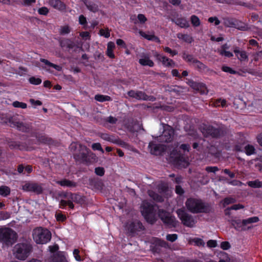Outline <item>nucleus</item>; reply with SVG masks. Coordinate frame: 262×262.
Returning a JSON list of instances; mask_svg holds the SVG:
<instances>
[{
  "label": "nucleus",
  "mask_w": 262,
  "mask_h": 262,
  "mask_svg": "<svg viewBox=\"0 0 262 262\" xmlns=\"http://www.w3.org/2000/svg\"><path fill=\"white\" fill-rule=\"evenodd\" d=\"M69 148L76 162L88 165L91 163V159L96 157L86 146L77 142H72Z\"/></svg>",
  "instance_id": "nucleus-1"
},
{
  "label": "nucleus",
  "mask_w": 262,
  "mask_h": 262,
  "mask_svg": "<svg viewBox=\"0 0 262 262\" xmlns=\"http://www.w3.org/2000/svg\"><path fill=\"white\" fill-rule=\"evenodd\" d=\"M187 209L192 213H209L212 212L210 204L204 202L201 199L190 198L185 202Z\"/></svg>",
  "instance_id": "nucleus-2"
},
{
  "label": "nucleus",
  "mask_w": 262,
  "mask_h": 262,
  "mask_svg": "<svg viewBox=\"0 0 262 262\" xmlns=\"http://www.w3.org/2000/svg\"><path fill=\"white\" fill-rule=\"evenodd\" d=\"M24 117L21 116L16 115L9 119L10 126L16 128L18 130L25 133H31L32 132V123L30 122L24 121Z\"/></svg>",
  "instance_id": "nucleus-3"
},
{
  "label": "nucleus",
  "mask_w": 262,
  "mask_h": 262,
  "mask_svg": "<svg viewBox=\"0 0 262 262\" xmlns=\"http://www.w3.org/2000/svg\"><path fill=\"white\" fill-rule=\"evenodd\" d=\"M32 250L33 247L30 243H18L14 247L13 254L17 259L24 260L29 256Z\"/></svg>",
  "instance_id": "nucleus-4"
},
{
  "label": "nucleus",
  "mask_w": 262,
  "mask_h": 262,
  "mask_svg": "<svg viewBox=\"0 0 262 262\" xmlns=\"http://www.w3.org/2000/svg\"><path fill=\"white\" fill-rule=\"evenodd\" d=\"M33 238L37 244H45L51 240V233L46 228L38 227L34 229Z\"/></svg>",
  "instance_id": "nucleus-5"
},
{
  "label": "nucleus",
  "mask_w": 262,
  "mask_h": 262,
  "mask_svg": "<svg viewBox=\"0 0 262 262\" xmlns=\"http://www.w3.org/2000/svg\"><path fill=\"white\" fill-rule=\"evenodd\" d=\"M201 131L205 138H211L219 139L224 136L225 133L222 127H215L210 125H205L201 129Z\"/></svg>",
  "instance_id": "nucleus-6"
},
{
  "label": "nucleus",
  "mask_w": 262,
  "mask_h": 262,
  "mask_svg": "<svg viewBox=\"0 0 262 262\" xmlns=\"http://www.w3.org/2000/svg\"><path fill=\"white\" fill-rule=\"evenodd\" d=\"M16 233L10 228H0V242L7 245H11L16 241Z\"/></svg>",
  "instance_id": "nucleus-7"
},
{
  "label": "nucleus",
  "mask_w": 262,
  "mask_h": 262,
  "mask_svg": "<svg viewBox=\"0 0 262 262\" xmlns=\"http://www.w3.org/2000/svg\"><path fill=\"white\" fill-rule=\"evenodd\" d=\"M176 212L178 217L185 226L192 228L195 224L196 221L193 216L187 213L184 209H178Z\"/></svg>",
  "instance_id": "nucleus-8"
},
{
  "label": "nucleus",
  "mask_w": 262,
  "mask_h": 262,
  "mask_svg": "<svg viewBox=\"0 0 262 262\" xmlns=\"http://www.w3.org/2000/svg\"><path fill=\"white\" fill-rule=\"evenodd\" d=\"M154 206L148 202L144 203L142 206L141 213L146 221L153 224L155 222Z\"/></svg>",
  "instance_id": "nucleus-9"
},
{
  "label": "nucleus",
  "mask_w": 262,
  "mask_h": 262,
  "mask_svg": "<svg viewBox=\"0 0 262 262\" xmlns=\"http://www.w3.org/2000/svg\"><path fill=\"white\" fill-rule=\"evenodd\" d=\"M158 215L163 223L170 227H176L178 221L176 220L174 216H172L167 211L164 209H159Z\"/></svg>",
  "instance_id": "nucleus-10"
},
{
  "label": "nucleus",
  "mask_w": 262,
  "mask_h": 262,
  "mask_svg": "<svg viewBox=\"0 0 262 262\" xmlns=\"http://www.w3.org/2000/svg\"><path fill=\"white\" fill-rule=\"evenodd\" d=\"M174 131L173 128L169 125L165 127L162 134L158 137L161 142L170 143L173 140Z\"/></svg>",
  "instance_id": "nucleus-11"
},
{
  "label": "nucleus",
  "mask_w": 262,
  "mask_h": 262,
  "mask_svg": "<svg viewBox=\"0 0 262 262\" xmlns=\"http://www.w3.org/2000/svg\"><path fill=\"white\" fill-rule=\"evenodd\" d=\"M237 142L233 150L237 152H246V137L244 133H238L236 135Z\"/></svg>",
  "instance_id": "nucleus-12"
},
{
  "label": "nucleus",
  "mask_w": 262,
  "mask_h": 262,
  "mask_svg": "<svg viewBox=\"0 0 262 262\" xmlns=\"http://www.w3.org/2000/svg\"><path fill=\"white\" fill-rule=\"evenodd\" d=\"M42 185V184H38L34 182H28L23 186V189L26 191L33 192L37 194H40L43 191Z\"/></svg>",
  "instance_id": "nucleus-13"
},
{
  "label": "nucleus",
  "mask_w": 262,
  "mask_h": 262,
  "mask_svg": "<svg viewBox=\"0 0 262 262\" xmlns=\"http://www.w3.org/2000/svg\"><path fill=\"white\" fill-rule=\"evenodd\" d=\"M125 228L126 230L130 233H135L137 231H140L144 229L142 223L138 221L127 222Z\"/></svg>",
  "instance_id": "nucleus-14"
},
{
  "label": "nucleus",
  "mask_w": 262,
  "mask_h": 262,
  "mask_svg": "<svg viewBox=\"0 0 262 262\" xmlns=\"http://www.w3.org/2000/svg\"><path fill=\"white\" fill-rule=\"evenodd\" d=\"M228 222L237 231H240L246 229V219L241 220L236 217H231Z\"/></svg>",
  "instance_id": "nucleus-15"
},
{
  "label": "nucleus",
  "mask_w": 262,
  "mask_h": 262,
  "mask_svg": "<svg viewBox=\"0 0 262 262\" xmlns=\"http://www.w3.org/2000/svg\"><path fill=\"white\" fill-rule=\"evenodd\" d=\"M154 57L157 60L161 62L163 66L165 67L174 68L176 66V63L172 59L157 52L155 53Z\"/></svg>",
  "instance_id": "nucleus-16"
},
{
  "label": "nucleus",
  "mask_w": 262,
  "mask_h": 262,
  "mask_svg": "<svg viewBox=\"0 0 262 262\" xmlns=\"http://www.w3.org/2000/svg\"><path fill=\"white\" fill-rule=\"evenodd\" d=\"M148 148L152 155H160L165 151V147L161 144H156L154 142H150L148 145Z\"/></svg>",
  "instance_id": "nucleus-17"
},
{
  "label": "nucleus",
  "mask_w": 262,
  "mask_h": 262,
  "mask_svg": "<svg viewBox=\"0 0 262 262\" xmlns=\"http://www.w3.org/2000/svg\"><path fill=\"white\" fill-rule=\"evenodd\" d=\"M190 86L194 90L199 92L201 94H207L208 91L205 84L197 82L193 80L189 81Z\"/></svg>",
  "instance_id": "nucleus-18"
},
{
  "label": "nucleus",
  "mask_w": 262,
  "mask_h": 262,
  "mask_svg": "<svg viewBox=\"0 0 262 262\" xmlns=\"http://www.w3.org/2000/svg\"><path fill=\"white\" fill-rule=\"evenodd\" d=\"M8 144L11 149L27 150L28 148V146L26 143H21L19 141L17 142L11 140L8 142Z\"/></svg>",
  "instance_id": "nucleus-19"
},
{
  "label": "nucleus",
  "mask_w": 262,
  "mask_h": 262,
  "mask_svg": "<svg viewBox=\"0 0 262 262\" xmlns=\"http://www.w3.org/2000/svg\"><path fill=\"white\" fill-rule=\"evenodd\" d=\"M59 45L63 49L70 51L75 47V42L70 39L64 38L59 40Z\"/></svg>",
  "instance_id": "nucleus-20"
},
{
  "label": "nucleus",
  "mask_w": 262,
  "mask_h": 262,
  "mask_svg": "<svg viewBox=\"0 0 262 262\" xmlns=\"http://www.w3.org/2000/svg\"><path fill=\"white\" fill-rule=\"evenodd\" d=\"M49 4L53 8L59 11H64L66 9L65 4L60 0H49Z\"/></svg>",
  "instance_id": "nucleus-21"
},
{
  "label": "nucleus",
  "mask_w": 262,
  "mask_h": 262,
  "mask_svg": "<svg viewBox=\"0 0 262 262\" xmlns=\"http://www.w3.org/2000/svg\"><path fill=\"white\" fill-rule=\"evenodd\" d=\"M171 21L181 28H187L189 27L188 21L184 17L171 18Z\"/></svg>",
  "instance_id": "nucleus-22"
},
{
  "label": "nucleus",
  "mask_w": 262,
  "mask_h": 262,
  "mask_svg": "<svg viewBox=\"0 0 262 262\" xmlns=\"http://www.w3.org/2000/svg\"><path fill=\"white\" fill-rule=\"evenodd\" d=\"M127 95L132 98L139 100H143L145 92L141 91L130 90L127 92Z\"/></svg>",
  "instance_id": "nucleus-23"
},
{
  "label": "nucleus",
  "mask_w": 262,
  "mask_h": 262,
  "mask_svg": "<svg viewBox=\"0 0 262 262\" xmlns=\"http://www.w3.org/2000/svg\"><path fill=\"white\" fill-rule=\"evenodd\" d=\"M52 262H68L65 255V253L62 251H57L53 254Z\"/></svg>",
  "instance_id": "nucleus-24"
},
{
  "label": "nucleus",
  "mask_w": 262,
  "mask_h": 262,
  "mask_svg": "<svg viewBox=\"0 0 262 262\" xmlns=\"http://www.w3.org/2000/svg\"><path fill=\"white\" fill-rule=\"evenodd\" d=\"M56 183L60 185L61 186L67 187L69 188H74L77 186L76 182L67 179H63L61 180L57 181Z\"/></svg>",
  "instance_id": "nucleus-25"
},
{
  "label": "nucleus",
  "mask_w": 262,
  "mask_h": 262,
  "mask_svg": "<svg viewBox=\"0 0 262 262\" xmlns=\"http://www.w3.org/2000/svg\"><path fill=\"white\" fill-rule=\"evenodd\" d=\"M31 137H35L38 142L43 143H49L51 139L47 137L45 134H39L36 132H32Z\"/></svg>",
  "instance_id": "nucleus-26"
},
{
  "label": "nucleus",
  "mask_w": 262,
  "mask_h": 262,
  "mask_svg": "<svg viewBox=\"0 0 262 262\" xmlns=\"http://www.w3.org/2000/svg\"><path fill=\"white\" fill-rule=\"evenodd\" d=\"M192 65L194 68L200 73H203L208 71L207 66L197 59L194 60Z\"/></svg>",
  "instance_id": "nucleus-27"
},
{
  "label": "nucleus",
  "mask_w": 262,
  "mask_h": 262,
  "mask_svg": "<svg viewBox=\"0 0 262 262\" xmlns=\"http://www.w3.org/2000/svg\"><path fill=\"white\" fill-rule=\"evenodd\" d=\"M83 2L86 8L90 11L95 13L99 10V7L94 2L89 0H83Z\"/></svg>",
  "instance_id": "nucleus-28"
},
{
  "label": "nucleus",
  "mask_w": 262,
  "mask_h": 262,
  "mask_svg": "<svg viewBox=\"0 0 262 262\" xmlns=\"http://www.w3.org/2000/svg\"><path fill=\"white\" fill-rule=\"evenodd\" d=\"M117 118H116L115 117L110 116L109 117L104 119L103 126L108 129H111L112 126L109 124L112 125L115 124L117 123Z\"/></svg>",
  "instance_id": "nucleus-29"
},
{
  "label": "nucleus",
  "mask_w": 262,
  "mask_h": 262,
  "mask_svg": "<svg viewBox=\"0 0 262 262\" xmlns=\"http://www.w3.org/2000/svg\"><path fill=\"white\" fill-rule=\"evenodd\" d=\"M68 206L70 209H74L75 206L71 200H61L59 203V207L61 209H64L66 208V207Z\"/></svg>",
  "instance_id": "nucleus-30"
},
{
  "label": "nucleus",
  "mask_w": 262,
  "mask_h": 262,
  "mask_svg": "<svg viewBox=\"0 0 262 262\" xmlns=\"http://www.w3.org/2000/svg\"><path fill=\"white\" fill-rule=\"evenodd\" d=\"M115 48V45L113 42L110 41L107 45V50L106 51V55L110 58H115V56L113 52V50Z\"/></svg>",
  "instance_id": "nucleus-31"
},
{
  "label": "nucleus",
  "mask_w": 262,
  "mask_h": 262,
  "mask_svg": "<svg viewBox=\"0 0 262 262\" xmlns=\"http://www.w3.org/2000/svg\"><path fill=\"white\" fill-rule=\"evenodd\" d=\"M139 63L142 66H148L149 67H153L155 64L154 62L150 59L148 56H145L143 58L139 59Z\"/></svg>",
  "instance_id": "nucleus-32"
},
{
  "label": "nucleus",
  "mask_w": 262,
  "mask_h": 262,
  "mask_svg": "<svg viewBox=\"0 0 262 262\" xmlns=\"http://www.w3.org/2000/svg\"><path fill=\"white\" fill-rule=\"evenodd\" d=\"M244 207V206L243 205H241L239 204H234V205H233L230 207H228L226 209H225L224 210V213L226 216H228L229 217H230V215L231 214V210H237L239 209L243 208Z\"/></svg>",
  "instance_id": "nucleus-33"
},
{
  "label": "nucleus",
  "mask_w": 262,
  "mask_h": 262,
  "mask_svg": "<svg viewBox=\"0 0 262 262\" xmlns=\"http://www.w3.org/2000/svg\"><path fill=\"white\" fill-rule=\"evenodd\" d=\"M69 199L72 202H74L78 204L81 203L83 201V199L80 194L72 192H70Z\"/></svg>",
  "instance_id": "nucleus-34"
},
{
  "label": "nucleus",
  "mask_w": 262,
  "mask_h": 262,
  "mask_svg": "<svg viewBox=\"0 0 262 262\" xmlns=\"http://www.w3.org/2000/svg\"><path fill=\"white\" fill-rule=\"evenodd\" d=\"M211 105L216 107L220 106L224 107L227 106V101L224 99L218 98L213 101Z\"/></svg>",
  "instance_id": "nucleus-35"
},
{
  "label": "nucleus",
  "mask_w": 262,
  "mask_h": 262,
  "mask_svg": "<svg viewBox=\"0 0 262 262\" xmlns=\"http://www.w3.org/2000/svg\"><path fill=\"white\" fill-rule=\"evenodd\" d=\"M99 136L105 141H107L113 143L115 136L114 135H110L107 133H100L99 134Z\"/></svg>",
  "instance_id": "nucleus-36"
},
{
  "label": "nucleus",
  "mask_w": 262,
  "mask_h": 262,
  "mask_svg": "<svg viewBox=\"0 0 262 262\" xmlns=\"http://www.w3.org/2000/svg\"><path fill=\"white\" fill-rule=\"evenodd\" d=\"M149 195L157 202L162 203L164 201V198L162 196L153 191L149 192Z\"/></svg>",
  "instance_id": "nucleus-37"
},
{
  "label": "nucleus",
  "mask_w": 262,
  "mask_h": 262,
  "mask_svg": "<svg viewBox=\"0 0 262 262\" xmlns=\"http://www.w3.org/2000/svg\"><path fill=\"white\" fill-rule=\"evenodd\" d=\"M95 99L99 102H103L105 101H110L112 100V98L107 95L97 94L95 96Z\"/></svg>",
  "instance_id": "nucleus-38"
},
{
  "label": "nucleus",
  "mask_w": 262,
  "mask_h": 262,
  "mask_svg": "<svg viewBox=\"0 0 262 262\" xmlns=\"http://www.w3.org/2000/svg\"><path fill=\"white\" fill-rule=\"evenodd\" d=\"M254 163L255 168L259 171L262 172V158L259 159H255L248 162V165H250Z\"/></svg>",
  "instance_id": "nucleus-39"
},
{
  "label": "nucleus",
  "mask_w": 262,
  "mask_h": 262,
  "mask_svg": "<svg viewBox=\"0 0 262 262\" xmlns=\"http://www.w3.org/2000/svg\"><path fill=\"white\" fill-rule=\"evenodd\" d=\"M182 58L185 61L191 64H192L194 62V60H196V59L194 57L193 55L189 54L186 52L183 53Z\"/></svg>",
  "instance_id": "nucleus-40"
},
{
  "label": "nucleus",
  "mask_w": 262,
  "mask_h": 262,
  "mask_svg": "<svg viewBox=\"0 0 262 262\" xmlns=\"http://www.w3.org/2000/svg\"><path fill=\"white\" fill-rule=\"evenodd\" d=\"M40 60L42 63H45L46 65L50 67H52V68L55 69L57 71H59L61 69V67L60 66L53 63L51 62L50 61H49V60H48L47 59L41 58Z\"/></svg>",
  "instance_id": "nucleus-41"
},
{
  "label": "nucleus",
  "mask_w": 262,
  "mask_h": 262,
  "mask_svg": "<svg viewBox=\"0 0 262 262\" xmlns=\"http://www.w3.org/2000/svg\"><path fill=\"white\" fill-rule=\"evenodd\" d=\"M10 189L6 186H2L0 187V195L3 196H7L10 194Z\"/></svg>",
  "instance_id": "nucleus-42"
},
{
  "label": "nucleus",
  "mask_w": 262,
  "mask_h": 262,
  "mask_svg": "<svg viewBox=\"0 0 262 262\" xmlns=\"http://www.w3.org/2000/svg\"><path fill=\"white\" fill-rule=\"evenodd\" d=\"M248 185L252 188H261L262 187V181L258 180L249 181L248 182Z\"/></svg>",
  "instance_id": "nucleus-43"
},
{
  "label": "nucleus",
  "mask_w": 262,
  "mask_h": 262,
  "mask_svg": "<svg viewBox=\"0 0 262 262\" xmlns=\"http://www.w3.org/2000/svg\"><path fill=\"white\" fill-rule=\"evenodd\" d=\"M177 36L179 39H183L186 42L191 43L192 41V38L188 34L179 33Z\"/></svg>",
  "instance_id": "nucleus-44"
},
{
  "label": "nucleus",
  "mask_w": 262,
  "mask_h": 262,
  "mask_svg": "<svg viewBox=\"0 0 262 262\" xmlns=\"http://www.w3.org/2000/svg\"><path fill=\"white\" fill-rule=\"evenodd\" d=\"M28 81L30 84L35 85L40 84L42 82L41 78L39 77H36L35 76H32L30 77L28 79Z\"/></svg>",
  "instance_id": "nucleus-45"
},
{
  "label": "nucleus",
  "mask_w": 262,
  "mask_h": 262,
  "mask_svg": "<svg viewBox=\"0 0 262 262\" xmlns=\"http://www.w3.org/2000/svg\"><path fill=\"white\" fill-rule=\"evenodd\" d=\"M79 23L83 26V28L85 30L88 28V22L86 17L83 15H80L79 16Z\"/></svg>",
  "instance_id": "nucleus-46"
},
{
  "label": "nucleus",
  "mask_w": 262,
  "mask_h": 262,
  "mask_svg": "<svg viewBox=\"0 0 262 262\" xmlns=\"http://www.w3.org/2000/svg\"><path fill=\"white\" fill-rule=\"evenodd\" d=\"M190 21L193 26L196 27L200 25L201 22L199 18L195 15H192L190 17Z\"/></svg>",
  "instance_id": "nucleus-47"
},
{
  "label": "nucleus",
  "mask_w": 262,
  "mask_h": 262,
  "mask_svg": "<svg viewBox=\"0 0 262 262\" xmlns=\"http://www.w3.org/2000/svg\"><path fill=\"white\" fill-rule=\"evenodd\" d=\"M235 202V199L231 197L225 198L223 201V207H225L226 206L233 204Z\"/></svg>",
  "instance_id": "nucleus-48"
},
{
  "label": "nucleus",
  "mask_w": 262,
  "mask_h": 262,
  "mask_svg": "<svg viewBox=\"0 0 262 262\" xmlns=\"http://www.w3.org/2000/svg\"><path fill=\"white\" fill-rule=\"evenodd\" d=\"M234 52L238 59H240L241 60L246 59V52H241L238 49H235L234 50Z\"/></svg>",
  "instance_id": "nucleus-49"
},
{
  "label": "nucleus",
  "mask_w": 262,
  "mask_h": 262,
  "mask_svg": "<svg viewBox=\"0 0 262 262\" xmlns=\"http://www.w3.org/2000/svg\"><path fill=\"white\" fill-rule=\"evenodd\" d=\"M55 217L57 221L60 222H64L67 220V216L66 215L62 214L61 212H56L55 214Z\"/></svg>",
  "instance_id": "nucleus-50"
},
{
  "label": "nucleus",
  "mask_w": 262,
  "mask_h": 262,
  "mask_svg": "<svg viewBox=\"0 0 262 262\" xmlns=\"http://www.w3.org/2000/svg\"><path fill=\"white\" fill-rule=\"evenodd\" d=\"M113 143L119 145V146H121L122 147H126L127 145V143L125 142L124 141H122L119 138H116L114 139Z\"/></svg>",
  "instance_id": "nucleus-51"
},
{
  "label": "nucleus",
  "mask_w": 262,
  "mask_h": 262,
  "mask_svg": "<svg viewBox=\"0 0 262 262\" xmlns=\"http://www.w3.org/2000/svg\"><path fill=\"white\" fill-rule=\"evenodd\" d=\"M12 105L14 107L17 108H26L27 107V105L26 103L19 102L17 101L13 102Z\"/></svg>",
  "instance_id": "nucleus-52"
},
{
  "label": "nucleus",
  "mask_w": 262,
  "mask_h": 262,
  "mask_svg": "<svg viewBox=\"0 0 262 262\" xmlns=\"http://www.w3.org/2000/svg\"><path fill=\"white\" fill-rule=\"evenodd\" d=\"M163 50L168 53L170 54V56L173 57L174 56L177 55L178 54V52L176 50H171L169 47H165L163 48Z\"/></svg>",
  "instance_id": "nucleus-53"
},
{
  "label": "nucleus",
  "mask_w": 262,
  "mask_h": 262,
  "mask_svg": "<svg viewBox=\"0 0 262 262\" xmlns=\"http://www.w3.org/2000/svg\"><path fill=\"white\" fill-rule=\"evenodd\" d=\"M222 70L226 73H229L231 74H235L236 73V72L233 70L231 68L226 66H223L222 67Z\"/></svg>",
  "instance_id": "nucleus-54"
},
{
  "label": "nucleus",
  "mask_w": 262,
  "mask_h": 262,
  "mask_svg": "<svg viewBox=\"0 0 262 262\" xmlns=\"http://www.w3.org/2000/svg\"><path fill=\"white\" fill-rule=\"evenodd\" d=\"M95 172L96 175L102 177L104 174L105 170L102 167H97L95 169Z\"/></svg>",
  "instance_id": "nucleus-55"
},
{
  "label": "nucleus",
  "mask_w": 262,
  "mask_h": 262,
  "mask_svg": "<svg viewBox=\"0 0 262 262\" xmlns=\"http://www.w3.org/2000/svg\"><path fill=\"white\" fill-rule=\"evenodd\" d=\"M227 3L230 5H236L242 6L246 5V3L242 2L241 1H239L238 0H227Z\"/></svg>",
  "instance_id": "nucleus-56"
},
{
  "label": "nucleus",
  "mask_w": 262,
  "mask_h": 262,
  "mask_svg": "<svg viewBox=\"0 0 262 262\" xmlns=\"http://www.w3.org/2000/svg\"><path fill=\"white\" fill-rule=\"evenodd\" d=\"M178 238L177 234H168L166 235V239L171 242L176 241Z\"/></svg>",
  "instance_id": "nucleus-57"
},
{
  "label": "nucleus",
  "mask_w": 262,
  "mask_h": 262,
  "mask_svg": "<svg viewBox=\"0 0 262 262\" xmlns=\"http://www.w3.org/2000/svg\"><path fill=\"white\" fill-rule=\"evenodd\" d=\"M219 53L221 55L224 56L226 57L230 58L233 56V53L230 51H227L226 50H220Z\"/></svg>",
  "instance_id": "nucleus-58"
},
{
  "label": "nucleus",
  "mask_w": 262,
  "mask_h": 262,
  "mask_svg": "<svg viewBox=\"0 0 262 262\" xmlns=\"http://www.w3.org/2000/svg\"><path fill=\"white\" fill-rule=\"evenodd\" d=\"M10 217V214L9 212L6 211L0 212V220H5Z\"/></svg>",
  "instance_id": "nucleus-59"
},
{
  "label": "nucleus",
  "mask_w": 262,
  "mask_h": 262,
  "mask_svg": "<svg viewBox=\"0 0 262 262\" xmlns=\"http://www.w3.org/2000/svg\"><path fill=\"white\" fill-rule=\"evenodd\" d=\"M49 9L46 7H42L38 9V12L40 15H47L49 13Z\"/></svg>",
  "instance_id": "nucleus-60"
},
{
  "label": "nucleus",
  "mask_w": 262,
  "mask_h": 262,
  "mask_svg": "<svg viewBox=\"0 0 262 262\" xmlns=\"http://www.w3.org/2000/svg\"><path fill=\"white\" fill-rule=\"evenodd\" d=\"M71 30L69 26H65L62 27L60 31V33L61 35H66L69 34Z\"/></svg>",
  "instance_id": "nucleus-61"
},
{
  "label": "nucleus",
  "mask_w": 262,
  "mask_h": 262,
  "mask_svg": "<svg viewBox=\"0 0 262 262\" xmlns=\"http://www.w3.org/2000/svg\"><path fill=\"white\" fill-rule=\"evenodd\" d=\"M255 149L253 145H247V155H251L254 154Z\"/></svg>",
  "instance_id": "nucleus-62"
},
{
  "label": "nucleus",
  "mask_w": 262,
  "mask_h": 262,
  "mask_svg": "<svg viewBox=\"0 0 262 262\" xmlns=\"http://www.w3.org/2000/svg\"><path fill=\"white\" fill-rule=\"evenodd\" d=\"M224 24L225 26L228 27H233L235 25L234 21L232 19H230L229 18L225 19L224 20Z\"/></svg>",
  "instance_id": "nucleus-63"
},
{
  "label": "nucleus",
  "mask_w": 262,
  "mask_h": 262,
  "mask_svg": "<svg viewBox=\"0 0 262 262\" xmlns=\"http://www.w3.org/2000/svg\"><path fill=\"white\" fill-rule=\"evenodd\" d=\"M137 20L140 24H143L147 21V18L144 14H139L137 16Z\"/></svg>",
  "instance_id": "nucleus-64"
}]
</instances>
